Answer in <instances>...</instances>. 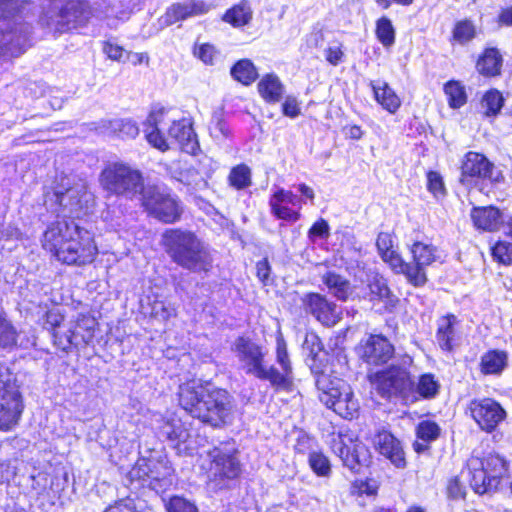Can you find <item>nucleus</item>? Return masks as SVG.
<instances>
[{"label":"nucleus","mask_w":512,"mask_h":512,"mask_svg":"<svg viewBox=\"0 0 512 512\" xmlns=\"http://www.w3.org/2000/svg\"><path fill=\"white\" fill-rule=\"evenodd\" d=\"M43 247L60 262L77 266L92 263L98 253L93 234L74 219L52 222L44 232Z\"/></svg>","instance_id":"nucleus-1"},{"label":"nucleus","mask_w":512,"mask_h":512,"mask_svg":"<svg viewBox=\"0 0 512 512\" xmlns=\"http://www.w3.org/2000/svg\"><path fill=\"white\" fill-rule=\"evenodd\" d=\"M173 109L155 104L143 122V132L148 143L164 152L177 144L188 154H196L200 149L197 135L189 118L175 119Z\"/></svg>","instance_id":"nucleus-2"},{"label":"nucleus","mask_w":512,"mask_h":512,"mask_svg":"<svg viewBox=\"0 0 512 512\" xmlns=\"http://www.w3.org/2000/svg\"><path fill=\"white\" fill-rule=\"evenodd\" d=\"M179 404L192 417L218 426L224 423L231 411L230 396L226 390L211 388L200 380H190L179 386Z\"/></svg>","instance_id":"nucleus-3"},{"label":"nucleus","mask_w":512,"mask_h":512,"mask_svg":"<svg viewBox=\"0 0 512 512\" xmlns=\"http://www.w3.org/2000/svg\"><path fill=\"white\" fill-rule=\"evenodd\" d=\"M162 244L171 260L184 269L200 273L212 268L209 246L191 231L168 229L162 235Z\"/></svg>","instance_id":"nucleus-4"},{"label":"nucleus","mask_w":512,"mask_h":512,"mask_svg":"<svg viewBox=\"0 0 512 512\" xmlns=\"http://www.w3.org/2000/svg\"><path fill=\"white\" fill-rule=\"evenodd\" d=\"M28 0H0V61L20 56L30 39L31 27L19 15Z\"/></svg>","instance_id":"nucleus-5"},{"label":"nucleus","mask_w":512,"mask_h":512,"mask_svg":"<svg viewBox=\"0 0 512 512\" xmlns=\"http://www.w3.org/2000/svg\"><path fill=\"white\" fill-rule=\"evenodd\" d=\"M46 204H56L55 211L63 218H80L85 215L93 203V195L87 190L85 182L74 177H62L54 187L52 194L46 195Z\"/></svg>","instance_id":"nucleus-6"},{"label":"nucleus","mask_w":512,"mask_h":512,"mask_svg":"<svg viewBox=\"0 0 512 512\" xmlns=\"http://www.w3.org/2000/svg\"><path fill=\"white\" fill-rule=\"evenodd\" d=\"M89 16L90 11L82 0H51L39 23L54 34H62L83 26Z\"/></svg>","instance_id":"nucleus-7"},{"label":"nucleus","mask_w":512,"mask_h":512,"mask_svg":"<svg viewBox=\"0 0 512 512\" xmlns=\"http://www.w3.org/2000/svg\"><path fill=\"white\" fill-rule=\"evenodd\" d=\"M99 182L109 194L128 198H133L138 194L142 196L146 188L141 172L122 162H114L105 166L100 173Z\"/></svg>","instance_id":"nucleus-8"},{"label":"nucleus","mask_w":512,"mask_h":512,"mask_svg":"<svg viewBox=\"0 0 512 512\" xmlns=\"http://www.w3.org/2000/svg\"><path fill=\"white\" fill-rule=\"evenodd\" d=\"M319 400L342 418H353L358 412L359 404L354 398L351 387L342 379H331L321 374L316 380Z\"/></svg>","instance_id":"nucleus-9"},{"label":"nucleus","mask_w":512,"mask_h":512,"mask_svg":"<svg viewBox=\"0 0 512 512\" xmlns=\"http://www.w3.org/2000/svg\"><path fill=\"white\" fill-rule=\"evenodd\" d=\"M23 401L16 377L5 365H0V430L9 431L19 422Z\"/></svg>","instance_id":"nucleus-10"},{"label":"nucleus","mask_w":512,"mask_h":512,"mask_svg":"<svg viewBox=\"0 0 512 512\" xmlns=\"http://www.w3.org/2000/svg\"><path fill=\"white\" fill-rule=\"evenodd\" d=\"M151 424L159 437L167 440L179 455H192L197 450V441L193 439L190 429L175 413L165 416L155 413Z\"/></svg>","instance_id":"nucleus-11"},{"label":"nucleus","mask_w":512,"mask_h":512,"mask_svg":"<svg viewBox=\"0 0 512 512\" xmlns=\"http://www.w3.org/2000/svg\"><path fill=\"white\" fill-rule=\"evenodd\" d=\"M97 321L89 312H80L73 317L63 329L54 333L55 345L68 351L71 347L87 345L94 338Z\"/></svg>","instance_id":"nucleus-12"},{"label":"nucleus","mask_w":512,"mask_h":512,"mask_svg":"<svg viewBox=\"0 0 512 512\" xmlns=\"http://www.w3.org/2000/svg\"><path fill=\"white\" fill-rule=\"evenodd\" d=\"M373 387L384 397L399 395L405 401L414 402V382L409 372L399 366H391L371 376Z\"/></svg>","instance_id":"nucleus-13"},{"label":"nucleus","mask_w":512,"mask_h":512,"mask_svg":"<svg viewBox=\"0 0 512 512\" xmlns=\"http://www.w3.org/2000/svg\"><path fill=\"white\" fill-rule=\"evenodd\" d=\"M412 262L403 260V267L398 274L405 275L410 284L416 287L423 286L427 282L426 267L441 260L438 248L432 244L415 241L409 246Z\"/></svg>","instance_id":"nucleus-14"},{"label":"nucleus","mask_w":512,"mask_h":512,"mask_svg":"<svg viewBox=\"0 0 512 512\" xmlns=\"http://www.w3.org/2000/svg\"><path fill=\"white\" fill-rule=\"evenodd\" d=\"M146 211L165 223H173L180 218L179 201L156 186H148L141 197Z\"/></svg>","instance_id":"nucleus-15"},{"label":"nucleus","mask_w":512,"mask_h":512,"mask_svg":"<svg viewBox=\"0 0 512 512\" xmlns=\"http://www.w3.org/2000/svg\"><path fill=\"white\" fill-rule=\"evenodd\" d=\"M234 351L242 370L246 374L253 375L260 380L268 381L267 364L265 361L266 352L255 342L240 337L235 341Z\"/></svg>","instance_id":"nucleus-16"},{"label":"nucleus","mask_w":512,"mask_h":512,"mask_svg":"<svg viewBox=\"0 0 512 512\" xmlns=\"http://www.w3.org/2000/svg\"><path fill=\"white\" fill-rule=\"evenodd\" d=\"M331 449L342 460L343 465L352 471L370 462V452L366 445L348 434L333 437Z\"/></svg>","instance_id":"nucleus-17"},{"label":"nucleus","mask_w":512,"mask_h":512,"mask_svg":"<svg viewBox=\"0 0 512 512\" xmlns=\"http://www.w3.org/2000/svg\"><path fill=\"white\" fill-rule=\"evenodd\" d=\"M303 308L327 327L336 325L342 315L341 308L319 293H307L302 298Z\"/></svg>","instance_id":"nucleus-18"},{"label":"nucleus","mask_w":512,"mask_h":512,"mask_svg":"<svg viewBox=\"0 0 512 512\" xmlns=\"http://www.w3.org/2000/svg\"><path fill=\"white\" fill-rule=\"evenodd\" d=\"M474 178L498 181L499 173L483 154L470 151L462 161L460 180L463 184H470Z\"/></svg>","instance_id":"nucleus-19"},{"label":"nucleus","mask_w":512,"mask_h":512,"mask_svg":"<svg viewBox=\"0 0 512 512\" xmlns=\"http://www.w3.org/2000/svg\"><path fill=\"white\" fill-rule=\"evenodd\" d=\"M209 162L210 160L207 157L190 163L180 161L177 169L173 172V176L193 189H204L208 185V178L211 177V170L208 167Z\"/></svg>","instance_id":"nucleus-20"},{"label":"nucleus","mask_w":512,"mask_h":512,"mask_svg":"<svg viewBox=\"0 0 512 512\" xmlns=\"http://www.w3.org/2000/svg\"><path fill=\"white\" fill-rule=\"evenodd\" d=\"M302 199L283 188H277L269 200L271 213L278 219L296 222L300 218Z\"/></svg>","instance_id":"nucleus-21"},{"label":"nucleus","mask_w":512,"mask_h":512,"mask_svg":"<svg viewBox=\"0 0 512 512\" xmlns=\"http://www.w3.org/2000/svg\"><path fill=\"white\" fill-rule=\"evenodd\" d=\"M210 468L208 477L211 481L234 479L240 473V465L231 451L214 448L208 453Z\"/></svg>","instance_id":"nucleus-22"},{"label":"nucleus","mask_w":512,"mask_h":512,"mask_svg":"<svg viewBox=\"0 0 512 512\" xmlns=\"http://www.w3.org/2000/svg\"><path fill=\"white\" fill-rule=\"evenodd\" d=\"M276 362L280 370L267 365L269 383L275 389H288L292 381V365L287 351V344L281 334L276 339Z\"/></svg>","instance_id":"nucleus-23"},{"label":"nucleus","mask_w":512,"mask_h":512,"mask_svg":"<svg viewBox=\"0 0 512 512\" xmlns=\"http://www.w3.org/2000/svg\"><path fill=\"white\" fill-rule=\"evenodd\" d=\"M470 411L478 425L487 431L493 430L505 418L504 409L490 398L473 400L470 403Z\"/></svg>","instance_id":"nucleus-24"},{"label":"nucleus","mask_w":512,"mask_h":512,"mask_svg":"<svg viewBox=\"0 0 512 512\" xmlns=\"http://www.w3.org/2000/svg\"><path fill=\"white\" fill-rule=\"evenodd\" d=\"M209 10L210 5L204 0H187L182 3H173L167 8L160 21L163 25L170 26L187 18L206 14Z\"/></svg>","instance_id":"nucleus-25"},{"label":"nucleus","mask_w":512,"mask_h":512,"mask_svg":"<svg viewBox=\"0 0 512 512\" xmlns=\"http://www.w3.org/2000/svg\"><path fill=\"white\" fill-rule=\"evenodd\" d=\"M393 353L394 347L381 335H370L360 346V355L369 364L386 363Z\"/></svg>","instance_id":"nucleus-26"},{"label":"nucleus","mask_w":512,"mask_h":512,"mask_svg":"<svg viewBox=\"0 0 512 512\" xmlns=\"http://www.w3.org/2000/svg\"><path fill=\"white\" fill-rule=\"evenodd\" d=\"M158 465L162 468V472L155 470L156 464L154 462L142 460V462L137 463V466L132 469L130 474L132 477L142 478L144 482L148 481V485L152 489L159 491L171 484V479L169 478L171 469L160 463Z\"/></svg>","instance_id":"nucleus-27"},{"label":"nucleus","mask_w":512,"mask_h":512,"mask_svg":"<svg viewBox=\"0 0 512 512\" xmlns=\"http://www.w3.org/2000/svg\"><path fill=\"white\" fill-rule=\"evenodd\" d=\"M468 474L470 476V487L477 494H485L495 491L498 486H490V476L484 470L480 461V452L474 451L467 461Z\"/></svg>","instance_id":"nucleus-28"},{"label":"nucleus","mask_w":512,"mask_h":512,"mask_svg":"<svg viewBox=\"0 0 512 512\" xmlns=\"http://www.w3.org/2000/svg\"><path fill=\"white\" fill-rule=\"evenodd\" d=\"M375 448L396 467L405 466L404 452L400 442L389 432L381 431L373 439Z\"/></svg>","instance_id":"nucleus-29"},{"label":"nucleus","mask_w":512,"mask_h":512,"mask_svg":"<svg viewBox=\"0 0 512 512\" xmlns=\"http://www.w3.org/2000/svg\"><path fill=\"white\" fill-rule=\"evenodd\" d=\"M502 217L500 210L493 206L474 207L471 211L474 226L484 231L499 230Z\"/></svg>","instance_id":"nucleus-30"},{"label":"nucleus","mask_w":512,"mask_h":512,"mask_svg":"<svg viewBox=\"0 0 512 512\" xmlns=\"http://www.w3.org/2000/svg\"><path fill=\"white\" fill-rule=\"evenodd\" d=\"M376 246L382 260L387 263L395 273H399V269L403 267V258L394 249L392 235L388 232L379 233Z\"/></svg>","instance_id":"nucleus-31"},{"label":"nucleus","mask_w":512,"mask_h":512,"mask_svg":"<svg viewBox=\"0 0 512 512\" xmlns=\"http://www.w3.org/2000/svg\"><path fill=\"white\" fill-rule=\"evenodd\" d=\"M508 366V353L504 350L491 349L482 354L479 368L483 375L499 376Z\"/></svg>","instance_id":"nucleus-32"},{"label":"nucleus","mask_w":512,"mask_h":512,"mask_svg":"<svg viewBox=\"0 0 512 512\" xmlns=\"http://www.w3.org/2000/svg\"><path fill=\"white\" fill-rule=\"evenodd\" d=\"M480 461L483 463L484 470L490 476V486H498L500 480L508 473V462L499 454L489 452L480 453Z\"/></svg>","instance_id":"nucleus-33"},{"label":"nucleus","mask_w":512,"mask_h":512,"mask_svg":"<svg viewBox=\"0 0 512 512\" xmlns=\"http://www.w3.org/2000/svg\"><path fill=\"white\" fill-rule=\"evenodd\" d=\"M441 428L439 425L430 420L419 422L416 427V441L413 448L417 453H425L430 449V444L437 440L440 436Z\"/></svg>","instance_id":"nucleus-34"},{"label":"nucleus","mask_w":512,"mask_h":512,"mask_svg":"<svg viewBox=\"0 0 512 512\" xmlns=\"http://www.w3.org/2000/svg\"><path fill=\"white\" fill-rule=\"evenodd\" d=\"M371 86L375 100L382 106V108L391 114L396 113L401 106V99L389 84L384 81H377L372 82Z\"/></svg>","instance_id":"nucleus-35"},{"label":"nucleus","mask_w":512,"mask_h":512,"mask_svg":"<svg viewBox=\"0 0 512 512\" xmlns=\"http://www.w3.org/2000/svg\"><path fill=\"white\" fill-rule=\"evenodd\" d=\"M258 91L261 97L269 103L279 102L284 93V85L274 73L266 74L258 83Z\"/></svg>","instance_id":"nucleus-36"},{"label":"nucleus","mask_w":512,"mask_h":512,"mask_svg":"<svg viewBox=\"0 0 512 512\" xmlns=\"http://www.w3.org/2000/svg\"><path fill=\"white\" fill-rule=\"evenodd\" d=\"M322 281L338 300L346 301L352 293L350 282L334 272L325 273Z\"/></svg>","instance_id":"nucleus-37"},{"label":"nucleus","mask_w":512,"mask_h":512,"mask_svg":"<svg viewBox=\"0 0 512 512\" xmlns=\"http://www.w3.org/2000/svg\"><path fill=\"white\" fill-rule=\"evenodd\" d=\"M368 286L372 298L382 301L386 309H391L396 306L398 298L392 294L383 277L375 276L369 282Z\"/></svg>","instance_id":"nucleus-38"},{"label":"nucleus","mask_w":512,"mask_h":512,"mask_svg":"<svg viewBox=\"0 0 512 512\" xmlns=\"http://www.w3.org/2000/svg\"><path fill=\"white\" fill-rule=\"evenodd\" d=\"M457 318L454 315H447L438 320V329L436 339L442 350H452V340L454 337V325Z\"/></svg>","instance_id":"nucleus-39"},{"label":"nucleus","mask_w":512,"mask_h":512,"mask_svg":"<svg viewBox=\"0 0 512 512\" xmlns=\"http://www.w3.org/2000/svg\"><path fill=\"white\" fill-rule=\"evenodd\" d=\"M502 66V57L495 48L486 49L483 56L477 62L478 71L487 76L499 74Z\"/></svg>","instance_id":"nucleus-40"},{"label":"nucleus","mask_w":512,"mask_h":512,"mask_svg":"<svg viewBox=\"0 0 512 512\" xmlns=\"http://www.w3.org/2000/svg\"><path fill=\"white\" fill-rule=\"evenodd\" d=\"M375 35L377 40L386 49L391 48L395 44L396 30L388 17L382 16L376 21Z\"/></svg>","instance_id":"nucleus-41"},{"label":"nucleus","mask_w":512,"mask_h":512,"mask_svg":"<svg viewBox=\"0 0 512 512\" xmlns=\"http://www.w3.org/2000/svg\"><path fill=\"white\" fill-rule=\"evenodd\" d=\"M232 77L244 85H249L258 77V72L249 59L239 60L231 69Z\"/></svg>","instance_id":"nucleus-42"},{"label":"nucleus","mask_w":512,"mask_h":512,"mask_svg":"<svg viewBox=\"0 0 512 512\" xmlns=\"http://www.w3.org/2000/svg\"><path fill=\"white\" fill-rule=\"evenodd\" d=\"M251 169L245 164L233 167L228 175V183L236 190H243L252 184Z\"/></svg>","instance_id":"nucleus-43"},{"label":"nucleus","mask_w":512,"mask_h":512,"mask_svg":"<svg viewBox=\"0 0 512 512\" xmlns=\"http://www.w3.org/2000/svg\"><path fill=\"white\" fill-rule=\"evenodd\" d=\"M252 18V11L246 2H242L229 9L225 15L224 20L231 23L235 27L246 25Z\"/></svg>","instance_id":"nucleus-44"},{"label":"nucleus","mask_w":512,"mask_h":512,"mask_svg":"<svg viewBox=\"0 0 512 512\" xmlns=\"http://www.w3.org/2000/svg\"><path fill=\"white\" fill-rule=\"evenodd\" d=\"M107 129L119 136L135 138L139 134V128L136 123L130 119H115L107 122Z\"/></svg>","instance_id":"nucleus-45"},{"label":"nucleus","mask_w":512,"mask_h":512,"mask_svg":"<svg viewBox=\"0 0 512 512\" xmlns=\"http://www.w3.org/2000/svg\"><path fill=\"white\" fill-rule=\"evenodd\" d=\"M17 343V332L4 312L0 311V348L10 349Z\"/></svg>","instance_id":"nucleus-46"},{"label":"nucleus","mask_w":512,"mask_h":512,"mask_svg":"<svg viewBox=\"0 0 512 512\" xmlns=\"http://www.w3.org/2000/svg\"><path fill=\"white\" fill-rule=\"evenodd\" d=\"M440 388L439 382L433 374L427 373L420 376L414 395L418 394L423 398L429 399L437 395ZM417 398V396H415Z\"/></svg>","instance_id":"nucleus-47"},{"label":"nucleus","mask_w":512,"mask_h":512,"mask_svg":"<svg viewBox=\"0 0 512 512\" xmlns=\"http://www.w3.org/2000/svg\"><path fill=\"white\" fill-rule=\"evenodd\" d=\"M308 463L312 471L319 477H329L331 464L327 456L321 451H311L308 456Z\"/></svg>","instance_id":"nucleus-48"},{"label":"nucleus","mask_w":512,"mask_h":512,"mask_svg":"<svg viewBox=\"0 0 512 512\" xmlns=\"http://www.w3.org/2000/svg\"><path fill=\"white\" fill-rule=\"evenodd\" d=\"M504 99L497 90H489L482 97L481 107L485 115L495 116L499 113L503 106Z\"/></svg>","instance_id":"nucleus-49"},{"label":"nucleus","mask_w":512,"mask_h":512,"mask_svg":"<svg viewBox=\"0 0 512 512\" xmlns=\"http://www.w3.org/2000/svg\"><path fill=\"white\" fill-rule=\"evenodd\" d=\"M444 91L451 107L459 108L466 103V93L464 87L459 82L449 81L444 86Z\"/></svg>","instance_id":"nucleus-50"},{"label":"nucleus","mask_w":512,"mask_h":512,"mask_svg":"<svg viewBox=\"0 0 512 512\" xmlns=\"http://www.w3.org/2000/svg\"><path fill=\"white\" fill-rule=\"evenodd\" d=\"M492 256L504 265L512 264V242L498 241L492 248Z\"/></svg>","instance_id":"nucleus-51"},{"label":"nucleus","mask_w":512,"mask_h":512,"mask_svg":"<svg viewBox=\"0 0 512 512\" xmlns=\"http://www.w3.org/2000/svg\"><path fill=\"white\" fill-rule=\"evenodd\" d=\"M475 36V27L468 21H460L455 25L453 37L459 43H466Z\"/></svg>","instance_id":"nucleus-52"},{"label":"nucleus","mask_w":512,"mask_h":512,"mask_svg":"<svg viewBox=\"0 0 512 512\" xmlns=\"http://www.w3.org/2000/svg\"><path fill=\"white\" fill-rule=\"evenodd\" d=\"M427 188L437 198L444 196L446 192L443 178L436 171L427 173Z\"/></svg>","instance_id":"nucleus-53"},{"label":"nucleus","mask_w":512,"mask_h":512,"mask_svg":"<svg viewBox=\"0 0 512 512\" xmlns=\"http://www.w3.org/2000/svg\"><path fill=\"white\" fill-rule=\"evenodd\" d=\"M168 512H198L194 503L189 500L175 496L172 497L167 505Z\"/></svg>","instance_id":"nucleus-54"},{"label":"nucleus","mask_w":512,"mask_h":512,"mask_svg":"<svg viewBox=\"0 0 512 512\" xmlns=\"http://www.w3.org/2000/svg\"><path fill=\"white\" fill-rule=\"evenodd\" d=\"M151 315L161 321H167L176 316V309L164 302H155L152 305Z\"/></svg>","instance_id":"nucleus-55"},{"label":"nucleus","mask_w":512,"mask_h":512,"mask_svg":"<svg viewBox=\"0 0 512 512\" xmlns=\"http://www.w3.org/2000/svg\"><path fill=\"white\" fill-rule=\"evenodd\" d=\"M377 490L378 487L373 481H356L352 486L351 493L358 497L363 495L374 497L377 494Z\"/></svg>","instance_id":"nucleus-56"},{"label":"nucleus","mask_w":512,"mask_h":512,"mask_svg":"<svg viewBox=\"0 0 512 512\" xmlns=\"http://www.w3.org/2000/svg\"><path fill=\"white\" fill-rule=\"evenodd\" d=\"M447 495L453 500H463L466 496V487L460 481L459 477L449 480L447 485Z\"/></svg>","instance_id":"nucleus-57"},{"label":"nucleus","mask_w":512,"mask_h":512,"mask_svg":"<svg viewBox=\"0 0 512 512\" xmlns=\"http://www.w3.org/2000/svg\"><path fill=\"white\" fill-rule=\"evenodd\" d=\"M329 236V225L324 219L315 222L309 229L308 237L315 242L318 239H325Z\"/></svg>","instance_id":"nucleus-58"},{"label":"nucleus","mask_w":512,"mask_h":512,"mask_svg":"<svg viewBox=\"0 0 512 512\" xmlns=\"http://www.w3.org/2000/svg\"><path fill=\"white\" fill-rule=\"evenodd\" d=\"M62 322L63 316L56 309L49 310L45 314V328L53 331V334L63 329V326H61Z\"/></svg>","instance_id":"nucleus-59"},{"label":"nucleus","mask_w":512,"mask_h":512,"mask_svg":"<svg viewBox=\"0 0 512 512\" xmlns=\"http://www.w3.org/2000/svg\"><path fill=\"white\" fill-rule=\"evenodd\" d=\"M195 55L205 64L212 65L217 58V51L210 44H202L195 50Z\"/></svg>","instance_id":"nucleus-60"},{"label":"nucleus","mask_w":512,"mask_h":512,"mask_svg":"<svg viewBox=\"0 0 512 512\" xmlns=\"http://www.w3.org/2000/svg\"><path fill=\"white\" fill-rule=\"evenodd\" d=\"M316 442L314 438L308 435H301L298 437L297 442L295 444V451L299 454H310L311 451H316L314 449Z\"/></svg>","instance_id":"nucleus-61"},{"label":"nucleus","mask_w":512,"mask_h":512,"mask_svg":"<svg viewBox=\"0 0 512 512\" xmlns=\"http://www.w3.org/2000/svg\"><path fill=\"white\" fill-rule=\"evenodd\" d=\"M270 273L271 266L266 258L256 263V275L263 285H268L271 282Z\"/></svg>","instance_id":"nucleus-62"},{"label":"nucleus","mask_w":512,"mask_h":512,"mask_svg":"<svg viewBox=\"0 0 512 512\" xmlns=\"http://www.w3.org/2000/svg\"><path fill=\"white\" fill-rule=\"evenodd\" d=\"M282 111L285 116L295 118L300 114V107L297 99L292 96H287L282 104Z\"/></svg>","instance_id":"nucleus-63"},{"label":"nucleus","mask_w":512,"mask_h":512,"mask_svg":"<svg viewBox=\"0 0 512 512\" xmlns=\"http://www.w3.org/2000/svg\"><path fill=\"white\" fill-rule=\"evenodd\" d=\"M344 53L342 51L341 45H331L325 50V58L331 65H338L342 62Z\"/></svg>","instance_id":"nucleus-64"}]
</instances>
